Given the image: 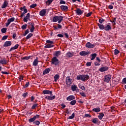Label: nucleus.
<instances>
[{
    "instance_id": "obj_30",
    "label": "nucleus",
    "mask_w": 126,
    "mask_h": 126,
    "mask_svg": "<svg viewBox=\"0 0 126 126\" xmlns=\"http://www.w3.org/2000/svg\"><path fill=\"white\" fill-rule=\"evenodd\" d=\"M105 116V114H104V113H99V115H98V119L99 120H102L103 119V117H104Z\"/></svg>"
},
{
    "instance_id": "obj_6",
    "label": "nucleus",
    "mask_w": 126,
    "mask_h": 126,
    "mask_svg": "<svg viewBox=\"0 0 126 126\" xmlns=\"http://www.w3.org/2000/svg\"><path fill=\"white\" fill-rule=\"evenodd\" d=\"M15 20V18L14 17H12L9 19L7 20V23H6V27H8L9 26V24L11 23V22H13Z\"/></svg>"
},
{
    "instance_id": "obj_7",
    "label": "nucleus",
    "mask_w": 126,
    "mask_h": 126,
    "mask_svg": "<svg viewBox=\"0 0 126 126\" xmlns=\"http://www.w3.org/2000/svg\"><path fill=\"white\" fill-rule=\"evenodd\" d=\"M72 79L70 78V77H69V76L66 77V84L67 85H68V86H69V85H71V83H72Z\"/></svg>"
},
{
    "instance_id": "obj_51",
    "label": "nucleus",
    "mask_w": 126,
    "mask_h": 126,
    "mask_svg": "<svg viewBox=\"0 0 126 126\" xmlns=\"http://www.w3.org/2000/svg\"><path fill=\"white\" fill-rule=\"evenodd\" d=\"M92 14V12H90V13H88L86 15V16L87 17H89L90 16H91V15Z\"/></svg>"
},
{
    "instance_id": "obj_21",
    "label": "nucleus",
    "mask_w": 126,
    "mask_h": 126,
    "mask_svg": "<svg viewBox=\"0 0 126 126\" xmlns=\"http://www.w3.org/2000/svg\"><path fill=\"white\" fill-rule=\"evenodd\" d=\"M101 111V109L99 107H96L93 109V112H95V113H99Z\"/></svg>"
},
{
    "instance_id": "obj_56",
    "label": "nucleus",
    "mask_w": 126,
    "mask_h": 126,
    "mask_svg": "<svg viewBox=\"0 0 126 126\" xmlns=\"http://www.w3.org/2000/svg\"><path fill=\"white\" fill-rule=\"evenodd\" d=\"M30 59V57H23V60H29Z\"/></svg>"
},
{
    "instance_id": "obj_37",
    "label": "nucleus",
    "mask_w": 126,
    "mask_h": 126,
    "mask_svg": "<svg viewBox=\"0 0 126 126\" xmlns=\"http://www.w3.org/2000/svg\"><path fill=\"white\" fill-rule=\"evenodd\" d=\"M75 116V114L74 113H72L71 116L68 117V119H69V120H72V119H74Z\"/></svg>"
},
{
    "instance_id": "obj_35",
    "label": "nucleus",
    "mask_w": 126,
    "mask_h": 126,
    "mask_svg": "<svg viewBox=\"0 0 126 126\" xmlns=\"http://www.w3.org/2000/svg\"><path fill=\"white\" fill-rule=\"evenodd\" d=\"M55 56L56 57H59V56H61V51H56L55 52Z\"/></svg>"
},
{
    "instance_id": "obj_24",
    "label": "nucleus",
    "mask_w": 126,
    "mask_h": 126,
    "mask_svg": "<svg viewBox=\"0 0 126 126\" xmlns=\"http://www.w3.org/2000/svg\"><path fill=\"white\" fill-rule=\"evenodd\" d=\"M61 8L62 10H67V9H68V7L67 6L65 5H61Z\"/></svg>"
},
{
    "instance_id": "obj_1",
    "label": "nucleus",
    "mask_w": 126,
    "mask_h": 126,
    "mask_svg": "<svg viewBox=\"0 0 126 126\" xmlns=\"http://www.w3.org/2000/svg\"><path fill=\"white\" fill-rule=\"evenodd\" d=\"M42 93L43 94H46L47 95L49 94L50 95V96L47 95L45 97V98L46 100H54V99H56V95L53 96V92L50 90H44L43 91Z\"/></svg>"
},
{
    "instance_id": "obj_25",
    "label": "nucleus",
    "mask_w": 126,
    "mask_h": 126,
    "mask_svg": "<svg viewBox=\"0 0 126 126\" xmlns=\"http://www.w3.org/2000/svg\"><path fill=\"white\" fill-rule=\"evenodd\" d=\"M98 26L100 30H103V29H105V26H104V25L98 24Z\"/></svg>"
},
{
    "instance_id": "obj_15",
    "label": "nucleus",
    "mask_w": 126,
    "mask_h": 126,
    "mask_svg": "<svg viewBox=\"0 0 126 126\" xmlns=\"http://www.w3.org/2000/svg\"><path fill=\"white\" fill-rule=\"evenodd\" d=\"M29 19H30V13H28L27 16L24 18V22H27Z\"/></svg>"
},
{
    "instance_id": "obj_62",
    "label": "nucleus",
    "mask_w": 126,
    "mask_h": 126,
    "mask_svg": "<svg viewBox=\"0 0 126 126\" xmlns=\"http://www.w3.org/2000/svg\"><path fill=\"white\" fill-rule=\"evenodd\" d=\"M85 116L87 118L88 117H89L90 118H91V115H90L89 114H85Z\"/></svg>"
},
{
    "instance_id": "obj_29",
    "label": "nucleus",
    "mask_w": 126,
    "mask_h": 126,
    "mask_svg": "<svg viewBox=\"0 0 126 126\" xmlns=\"http://www.w3.org/2000/svg\"><path fill=\"white\" fill-rule=\"evenodd\" d=\"M71 90L72 91H76L77 90V86L76 85H72L71 86Z\"/></svg>"
},
{
    "instance_id": "obj_18",
    "label": "nucleus",
    "mask_w": 126,
    "mask_h": 126,
    "mask_svg": "<svg viewBox=\"0 0 126 126\" xmlns=\"http://www.w3.org/2000/svg\"><path fill=\"white\" fill-rule=\"evenodd\" d=\"M10 46H11V41H6L3 45L4 47H9Z\"/></svg>"
},
{
    "instance_id": "obj_26",
    "label": "nucleus",
    "mask_w": 126,
    "mask_h": 126,
    "mask_svg": "<svg viewBox=\"0 0 126 126\" xmlns=\"http://www.w3.org/2000/svg\"><path fill=\"white\" fill-rule=\"evenodd\" d=\"M38 59H35L34 60L32 64L34 66H37V65H38Z\"/></svg>"
},
{
    "instance_id": "obj_48",
    "label": "nucleus",
    "mask_w": 126,
    "mask_h": 126,
    "mask_svg": "<svg viewBox=\"0 0 126 126\" xmlns=\"http://www.w3.org/2000/svg\"><path fill=\"white\" fill-rule=\"evenodd\" d=\"M80 94L81 96H83V97H86V94H85V93L84 92L80 93Z\"/></svg>"
},
{
    "instance_id": "obj_60",
    "label": "nucleus",
    "mask_w": 126,
    "mask_h": 126,
    "mask_svg": "<svg viewBox=\"0 0 126 126\" xmlns=\"http://www.w3.org/2000/svg\"><path fill=\"white\" fill-rule=\"evenodd\" d=\"M1 73H2V74H8V73L6 71H1Z\"/></svg>"
},
{
    "instance_id": "obj_19",
    "label": "nucleus",
    "mask_w": 126,
    "mask_h": 126,
    "mask_svg": "<svg viewBox=\"0 0 126 126\" xmlns=\"http://www.w3.org/2000/svg\"><path fill=\"white\" fill-rule=\"evenodd\" d=\"M8 4V2H7V1L6 0H5L1 6V8H5V7L7 6Z\"/></svg>"
},
{
    "instance_id": "obj_9",
    "label": "nucleus",
    "mask_w": 126,
    "mask_h": 126,
    "mask_svg": "<svg viewBox=\"0 0 126 126\" xmlns=\"http://www.w3.org/2000/svg\"><path fill=\"white\" fill-rule=\"evenodd\" d=\"M90 53L91 52L89 51H82L80 52L79 55H80V56H88V55H89Z\"/></svg>"
},
{
    "instance_id": "obj_50",
    "label": "nucleus",
    "mask_w": 126,
    "mask_h": 126,
    "mask_svg": "<svg viewBox=\"0 0 126 126\" xmlns=\"http://www.w3.org/2000/svg\"><path fill=\"white\" fill-rule=\"evenodd\" d=\"M61 4H65V2L63 0H60Z\"/></svg>"
},
{
    "instance_id": "obj_14",
    "label": "nucleus",
    "mask_w": 126,
    "mask_h": 126,
    "mask_svg": "<svg viewBox=\"0 0 126 126\" xmlns=\"http://www.w3.org/2000/svg\"><path fill=\"white\" fill-rule=\"evenodd\" d=\"M104 30L105 31H110L112 30V27L109 25H106L105 27H104Z\"/></svg>"
},
{
    "instance_id": "obj_5",
    "label": "nucleus",
    "mask_w": 126,
    "mask_h": 126,
    "mask_svg": "<svg viewBox=\"0 0 126 126\" xmlns=\"http://www.w3.org/2000/svg\"><path fill=\"white\" fill-rule=\"evenodd\" d=\"M59 63L60 62H59V59H58L57 57H54L52 59V63H53V64H55V65H58Z\"/></svg>"
},
{
    "instance_id": "obj_17",
    "label": "nucleus",
    "mask_w": 126,
    "mask_h": 126,
    "mask_svg": "<svg viewBox=\"0 0 126 126\" xmlns=\"http://www.w3.org/2000/svg\"><path fill=\"white\" fill-rule=\"evenodd\" d=\"M30 24L31 25V28L30 29V31L32 33L34 32V30H35V27H34V24L30 23Z\"/></svg>"
},
{
    "instance_id": "obj_36",
    "label": "nucleus",
    "mask_w": 126,
    "mask_h": 126,
    "mask_svg": "<svg viewBox=\"0 0 126 126\" xmlns=\"http://www.w3.org/2000/svg\"><path fill=\"white\" fill-rule=\"evenodd\" d=\"M32 36H33V34L32 33H29L26 37V39H30V38H31Z\"/></svg>"
},
{
    "instance_id": "obj_22",
    "label": "nucleus",
    "mask_w": 126,
    "mask_h": 126,
    "mask_svg": "<svg viewBox=\"0 0 126 126\" xmlns=\"http://www.w3.org/2000/svg\"><path fill=\"white\" fill-rule=\"evenodd\" d=\"M54 81L55 82H57V81H58V80H59L60 79V75L59 74H56L54 77Z\"/></svg>"
},
{
    "instance_id": "obj_63",
    "label": "nucleus",
    "mask_w": 126,
    "mask_h": 126,
    "mask_svg": "<svg viewBox=\"0 0 126 126\" xmlns=\"http://www.w3.org/2000/svg\"><path fill=\"white\" fill-rule=\"evenodd\" d=\"M94 65H95V66H97V65H100L99 63H98L97 62H94Z\"/></svg>"
},
{
    "instance_id": "obj_8",
    "label": "nucleus",
    "mask_w": 126,
    "mask_h": 126,
    "mask_svg": "<svg viewBox=\"0 0 126 126\" xmlns=\"http://www.w3.org/2000/svg\"><path fill=\"white\" fill-rule=\"evenodd\" d=\"M112 78V76L111 75H107L104 77V81L105 82H109L110 80Z\"/></svg>"
},
{
    "instance_id": "obj_64",
    "label": "nucleus",
    "mask_w": 126,
    "mask_h": 126,
    "mask_svg": "<svg viewBox=\"0 0 126 126\" xmlns=\"http://www.w3.org/2000/svg\"><path fill=\"white\" fill-rule=\"evenodd\" d=\"M25 86V87H28L29 86V82H27Z\"/></svg>"
},
{
    "instance_id": "obj_2",
    "label": "nucleus",
    "mask_w": 126,
    "mask_h": 126,
    "mask_svg": "<svg viewBox=\"0 0 126 126\" xmlns=\"http://www.w3.org/2000/svg\"><path fill=\"white\" fill-rule=\"evenodd\" d=\"M76 79L77 80H81L82 81H87L89 79V75L88 74H82L77 76Z\"/></svg>"
},
{
    "instance_id": "obj_47",
    "label": "nucleus",
    "mask_w": 126,
    "mask_h": 126,
    "mask_svg": "<svg viewBox=\"0 0 126 126\" xmlns=\"http://www.w3.org/2000/svg\"><path fill=\"white\" fill-rule=\"evenodd\" d=\"M92 63H91V62H87L86 63V65H87V66H91Z\"/></svg>"
},
{
    "instance_id": "obj_4",
    "label": "nucleus",
    "mask_w": 126,
    "mask_h": 126,
    "mask_svg": "<svg viewBox=\"0 0 126 126\" xmlns=\"http://www.w3.org/2000/svg\"><path fill=\"white\" fill-rule=\"evenodd\" d=\"M96 46V44L95 43H91V42H87L86 44V48H87L88 49H92L93 48H95V46Z\"/></svg>"
},
{
    "instance_id": "obj_3",
    "label": "nucleus",
    "mask_w": 126,
    "mask_h": 126,
    "mask_svg": "<svg viewBox=\"0 0 126 126\" xmlns=\"http://www.w3.org/2000/svg\"><path fill=\"white\" fill-rule=\"evenodd\" d=\"M63 19V17L62 16H56L53 19V22H57L58 21V23H61Z\"/></svg>"
},
{
    "instance_id": "obj_44",
    "label": "nucleus",
    "mask_w": 126,
    "mask_h": 126,
    "mask_svg": "<svg viewBox=\"0 0 126 126\" xmlns=\"http://www.w3.org/2000/svg\"><path fill=\"white\" fill-rule=\"evenodd\" d=\"M38 106V104H34L32 105V110H33L34 109L36 108V107H37Z\"/></svg>"
},
{
    "instance_id": "obj_55",
    "label": "nucleus",
    "mask_w": 126,
    "mask_h": 126,
    "mask_svg": "<svg viewBox=\"0 0 126 126\" xmlns=\"http://www.w3.org/2000/svg\"><path fill=\"white\" fill-rule=\"evenodd\" d=\"M29 33V30L27 29L25 32V35H27Z\"/></svg>"
},
{
    "instance_id": "obj_46",
    "label": "nucleus",
    "mask_w": 126,
    "mask_h": 126,
    "mask_svg": "<svg viewBox=\"0 0 126 126\" xmlns=\"http://www.w3.org/2000/svg\"><path fill=\"white\" fill-rule=\"evenodd\" d=\"M8 36L7 35H4V36L2 37L1 40H6L7 39Z\"/></svg>"
},
{
    "instance_id": "obj_45",
    "label": "nucleus",
    "mask_w": 126,
    "mask_h": 126,
    "mask_svg": "<svg viewBox=\"0 0 126 126\" xmlns=\"http://www.w3.org/2000/svg\"><path fill=\"white\" fill-rule=\"evenodd\" d=\"M46 43H48L49 44H54V41H51L50 40H47Z\"/></svg>"
},
{
    "instance_id": "obj_42",
    "label": "nucleus",
    "mask_w": 126,
    "mask_h": 126,
    "mask_svg": "<svg viewBox=\"0 0 126 126\" xmlns=\"http://www.w3.org/2000/svg\"><path fill=\"white\" fill-rule=\"evenodd\" d=\"M33 124H34V125H36V126H39L40 123L39 121H36L35 122H34Z\"/></svg>"
},
{
    "instance_id": "obj_34",
    "label": "nucleus",
    "mask_w": 126,
    "mask_h": 126,
    "mask_svg": "<svg viewBox=\"0 0 126 126\" xmlns=\"http://www.w3.org/2000/svg\"><path fill=\"white\" fill-rule=\"evenodd\" d=\"M6 60L3 59V60H0V63H1L2 64L6 63Z\"/></svg>"
},
{
    "instance_id": "obj_28",
    "label": "nucleus",
    "mask_w": 126,
    "mask_h": 126,
    "mask_svg": "<svg viewBox=\"0 0 126 126\" xmlns=\"http://www.w3.org/2000/svg\"><path fill=\"white\" fill-rule=\"evenodd\" d=\"M53 47H54V45H53L52 44H48L46 45L45 46H44V48L45 49H49L50 48H53Z\"/></svg>"
},
{
    "instance_id": "obj_23",
    "label": "nucleus",
    "mask_w": 126,
    "mask_h": 126,
    "mask_svg": "<svg viewBox=\"0 0 126 126\" xmlns=\"http://www.w3.org/2000/svg\"><path fill=\"white\" fill-rule=\"evenodd\" d=\"M66 58H71L73 57V54L70 53V52H68L66 54Z\"/></svg>"
},
{
    "instance_id": "obj_33",
    "label": "nucleus",
    "mask_w": 126,
    "mask_h": 126,
    "mask_svg": "<svg viewBox=\"0 0 126 126\" xmlns=\"http://www.w3.org/2000/svg\"><path fill=\"white\" fill-rule=\"evenodd\" d=\"M99 122V120L97 118H94L92 122L94 124H98V122Z\"/></svg>"
},
{
    "instance_id": "obj_57",
    "label": "nucleus",
    "mask_w": 126,
    "mask_h": 126,
    "mask_svg": "<svg viewBox=\"0 0 126 126\" xmlns=\"http://www.w3.org/2000/svg\"><path fill=\"white\" fill-rule=\"evenodd\" d=\"M28 94L27 93L23 94V97H24V98H26V96H27V94Z\"/></svg>"
},
{
    "instance_id": "obj_12",
    "label": "nucleus",
    "mask_w": 126,
    "mask_h": 126,
    "mask_svg": "<svg viewBox=\"0 0 126 126\" xmlns=\"http://www.w3.org/2000/svg\"><path fill=\"white\" fill-rule=\"evenodd\" d=\"M39 117V116L38 115L34 116L33 118H32L29 120V123H33V122H34V121H35L36 119H38Z\"/></svg>"
},
{
    "instance_id": "obj_31",
    "label": "nucleus",
    "mask_w": 126,
    "mask_h": 126,
    "mask_svg": "<svg viewBox=\"0 0 126 126\" xmlns=\"http://www.w3.org/2000/svg\"><path fill=\"white\" fill-rule=\"evenodd\" d=\"M53 1L54 0H48L46 1V3L47 5H50V4H51Z\"/></svg>"
},
{
    "instance_id": "obj_59",
    "label": "nucleus",
    "mask_w": 126,
    "mask_h": 126,
    "mask_svg": "<svg viewBox=\"0 0 126 126\" xmlns=\"http://www.w3.org/2000/svg\"><path fill=\"white\" fill-rule=\"evenodd\" d=\"M122 82H123V83L126 84V78H124L123 79Z\"/></svg>"
},
{
    "instance_id": "obj_16",
    "label": "nucleus",
    "mask_w": 126,
    "mask_h": 126,
    "mask_svg": "<svg viewBox=\"0 0 126 126\" xmlns=\"http://www.w3.org/2000/svg\"><path fill=\"white\" fill-rule=\"evenodd\" d=\"M74 99H75V97L74 95H69L66 98L67 101H71L72 100H74Z\"/></svg>"
},
{
    "instance_id": "obj_39",
    "label": "nucleus",
    "mask_w": 126,
    "mask_h": 126,
    "mask_svg": "<svg viewBox=\"0 0 126 126\" xmlns=\"http://www.w3.org/2000/svg\"><path fill=\"white\" fill-rule=\"evenodd\" d=\"M21 10L22 11H24L23 13H27V10L25 8H22Z\"/></svg>"
},
{
    "instance_id": "obj_49",
    "label": "nucleus",
    "mask_w": 126,
    "mask_h": 126,
    "mask_svg": "<svg viewBox=\"0 0 126 126\" xmlns=\"http://www.w3.org/2000/svg\"><path fill=\"white\" fill-rule=\"evenodd\" d=\"M99 23H100V24H102V23H103V22H104V19H100L99 20Z\"/></svg>"
},
{
    "instance_id": "obj_13",
    "label": "nucleus",
    "mask_w": 126,
    "mask_h": 126,
    "mask_svg": "<svg viewBox=\"0 0 126 126\" xmlns=\"http://www.w3.org/2000/svg\"><path fill=\"white\" fill-rule=\"evenodd\" d=\"M46 9H43L42 10H41L39 12V15H40V16H45V15L47 12V11H46Z\"/></svg>"
},
{
    "instance_id": "obj_53",
    "label": "nucleus",
    "mask_w": 126,
    "mask_h": 126,
    "mask_svg": "<svg viewBox=\"0 0 126 126\" xmlns=\"http://www.w3.org/2000/svg\"><path fill=\"white\" fill-rule=\"evenodd\" d=\"M58 37H60V38H63V35L62 34H58L57 35Z\"/></svg>"
},
{
    "instance_id": "obj_38",
    "label": "nucleus",
    "mask_w": 126,
    "mask_h": 126,
    "mask_svg": "<svg viewBox=\"0 0 126 126\" xmlns=\"http://www.w3.org/2000/svg\"><path fill=\"white\" fill-rule=\"evenodd\" d=\"M27 28V24L23 25L22 26V29H23V30H25V29H26Z\"/></svg>"
},
{
    "instance_id": "obj_32",
    "label": "nucleus",
    "mask_w": 126,
    "mask_h": 126,
    "mask_svg": "<svg viewBox=\"0 0 126 126\" xmlns=\"http://www.w3.org/2000/svg\"><path fill=\"white\" fill-rule=\"evenodd\" d=\"M76 104V100L75 99L72 100L70 102V105H71L72 106H73Z\"/></svg>"
},
{
    "instance_id": "obj_54",
    "label": "nucleus",
    "mask_w": 126,
    "mask_h": 126,
    "mask_svg": "<svg viewBox=\"0 0 126 126\" xmlns=\"http://www.w3.org/2000/svg\"><path fill=\"white\" fill-rule=\"evenodd\" d=\"M117 21L116 18H113V21H111V22H114V25H116V22Z\"/></svg>"
},
{
    "instance_id": "obj_43",
    "label": "nucleus",
    "mask_w": 126,
    "mask_h": 126,
    "mask_svg": "<svg viewBox=\"0 0 126 126\" xmlns=\"http://www.w3.org/2000/svg\"><path fill=\"white\" fill-rule=\"evenodd\" d=\"M36 6H37V4L35 3V4H32L30 6V7L31 8H34V7H36Z\"/></svg>"
},
{
    "instance_id": "obj_11",
    "label": "nucleus",
    "mask_w": 126,
    "mask_h": 126,
    "mask_svg": "<svg viewBox=\"0 0 126 126\" xmlns=\"http://www.w3.org/2000/svg\"><path fill=\"white\" fill-rule=\"evenodd\" d=\"M83 12H84V11L82 10L79 8H77L76 10L77 15H82V14H83Z\"/></svg>"
},
{
    "instance_id": "obj_58",
    "label": "nucleus",
    "mask_w": 126,
    "mask_h": 126,
    "mask_svg": "<svg viewBox=\"0 0 126 126\" xmlns=\"http://www.w3.org/2000/svg\"><path fill=\"white\" fill-rule=\"evenodd\" d=\"M18 47H19V45L18 44H16L14 46V48L16 50V49H17L18 48Z\"/></svg>"
},
{
    "instance_id": "obj_52",
    "label": "nucleus",
    "mask_w": 126,
    "mask_h": 126,
    "mask_svg": "<svg viewBox=\"0 0 126 126\" xmlns=\"http://www.w3.org/2000/svg\"><path fill=\"white\" fill-rule=\"evenodd\" d=\"M80 88L82 89V90H84V91H85V87L84 86H81L80 87Z\"/></svg>"
},
{
    "instance_id": "obj_61",
    "label": "nucleus",
    "mask_w": 126,
    "mask_h": 126,
    "mask_svg": "<svg viewBox=\"0 0 126 126\" xmlns=\"http://www.w3.org/2000/svg\"><path fill=\"white\" fill-rule=\"evenodd\" d=\"M14 50H16L15 48H14V47H13L12 48H11L9 50V52H11V51H13Z\"/></svg>"
},
{
    "instance_id": "obj_20",
    "label": "nucleus",
    "mask_w": 126,
    "mask_h": 126,
    "mask_svg": "<svg viewBox=\"0 0 126 126\" xmlns=\"http://www.w3.org/2000/svg\"><path fill=\"white\" fill-rule=\"evenodd\" d=\"M50 71H51V69H50V68H46L44 70V71H43V74H44V75L47 74L49 73Z\"/></svg>"
},
{
    "instance_id": "obj_27",
    "label": "nucleus",
    "mask_w": 126,
    "mask_h": 126,
    "mask_svg": "<svg viewBox=\"0 0 126 126\" xmlns=\"http://www.w3.org/2000/svg\"><path fill=\"white\" fill-rule=\"evenodd\" d=\"M92 58L91 59V61H93L94 60H95V58L97 57V54L96 53H94L92 54L91 55Z\"/></svg>"
},
{
    "instance_id": "obj_41",
    "label": "nucleus",
    "mask_w": 126,
    "mask_h": 126,
    "mask_svg": "<svg viewBox=\"0 0 126 126\" xmlns=\"http://www.w3.org/2000/svg\"><path fill=\"white\" fill-rule=\"evenodd\" d=\"M120 53V51L118 50V49H115L114 50V54L118 55V54Z\"/></svg>"
},
{
    "instance_id": "obj_40",
    "label": "nucleus",
    "mask_w": 126,
    "mask_h": 126,
    "mask_svg": "<svg viewBox=\"0 0 126 126\" xmlns=\"http://www.w3.org/2000/svg\"><path fill=\"white\" fill-rule=\"evenodd\" d=\"M2 33H4L6 32V28H4L1 30Z\"/></svg>"
},
{
    "instance_id": "obj_10",
    "label": "nucleus",
    "mask_w": 126,
    "mask_h": 126,
    "mask_svg": "<svg viewBox=\"0 0 126 126\" xmlns=\"http://www.w3.org/2000/svg\"><path fill=\"white\" fill-rule=\"evenodd\" d=\"M109 67H108V66H103L99 69V71H100V72H104V71H107Z\"/></svg>"
}]
</instances>
